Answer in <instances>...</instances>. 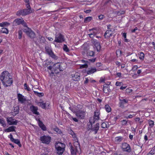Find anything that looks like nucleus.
Returning a JSON list of instances; mask_svg holds the SVG:
<instances>
[{"instance_id":"obj_1","label":"nucleus","mask_w":155,"mask_h":155,"mask_svg":"<svg viewBox=\"0 0 155 155\" xmlns=\"http://www.w3.org/2000/svg\"><path fill=\"white\" fill-rule=\"evenodd\" d=\"M0 79L5 87L10 86L13 83L12 78L9 72L5 71L2 72L0 75Z\"/></svg>"},{"instance_id":"obj_2","label":"nucleus","mask_w":155,"mask_h":155,"mask_svg":"<svg viewBox=\"0 0 155 155\" xmlns=\"http://www.w3.org/2000/svg\"><path fill=\"white\" fill-rule=\"evenodd\" d=\"M22 30L30 38L33 39L35 37V33L31 28H29L27 25V27L23 28Z\"/></svg>"},{"instance_id":"obj_3","label":"nucleus","mask_w":155,"mask_h":155,"mask_svg":"<svg viewBox=\"0 0 155 155\" xmlns=\"http://www.w3.org/2000/svg\"><path fill=\"white\" fill-rule=\"evenodd\" d=\"M45 49L46 53L52 58L55 60H57L58 58V57L52 51L51 46H46Z\"/></svg>"},{"instance_id":"obj_4","label":"nucleus","mask_w":155,"mask_h":155,"mask_svg":"<svg viewBox=\"0 0 155 155\" xmlns=\"http://www.w3.org/2000/svg\"><path fill=\"white\" fill-rule=\"evenodd\" d=\"M32 12L31 9L28 8H25L23 9H20L16 13V15L18 16H25L29 14Z\"/></svg>"},{"instance_id":"obj_5","label":"nucleus","mask_w":155,"mask_h":155,"mask_svg":"<svg viewBox=\"0 0 155 155\" xmlns=\"http://www.w3.org/2000/svg\"><path fill=\"white\" fill-rule=\"evenodd\" d=\"M58 144H59L60 145L55 146V148L57 151V153L58 155H62L65 150V145L60 142H58Z\"/></svg>"},{"instance_id":"obj_6","label":"nucleus","mask_w":155,"mask_h":155,"mask_svg":"<svg viewBox=\"0 0 155 155\" xmlns=\"http://www.w3.org/2000/svg\"><path fill=\"white\" fill-rule=\"evenodd\" d=\"M21 24L25 27H27V24L22 18H16L13 22V25L14 26L18 25Z\"/></svg>"},{"instance_id":"obj_7","label":"nucleus","mask_w":155,"mask_h":155,"mask_svg":"<svg viewBox=\"0 0 155 155\" xmlns=\"http://www.w3.org/2000/svg\"><path fill=\"white\" fill-rule=\"evenodd\" d=\"M75 114L77 118L78 119H84L85 117L86 110L84 109L83 110H77L75 111Z\"/></svg>"},{"instance_id":"obj_8","label":"nucleus","mask_w":155,"mask_h":155,"mask_svg":"<svg viewBox=\"0 0 155 155\" xmlns=\"http://www.w3.org/2000/svg\"><path fill=\"white\" fill-rule=\"evenodd\" d=\"M96 58H92L89 59L88 60H81V61L84 64H81L80 65V68L81 69L83 68H87L88 67V65L90 64V62H94L96 60Z\"/></svg>"},{"instance_id":"obj_9","label":"nucleus","mask_w":155,"mask_h":155,"mask_svg":"<svg viewBox=\"0 0 155 155\" xmlns=\"http://www.w3.org/2000/svg\"><path fill=\"white\" fill-rule=\"evenodd\" d=\"M64 36L61 33H59L55 35V40L54 42H56L58 43H61L65 41Z\"/></svg>"},{"instance_id":"obj_10","label":"nucleus","mask_w":155,"mask_h":155,"mask_svg":"<svg viewBox=\"0 0 155 155\" xmlns=\"http://www.w3.org/2000/svg\"><path fill=\"white\" fill-rule=\"evenodd\" d=\"M100 127V124L98 123H97L94 125H91L90 127H88V130H91L92 131H94V134H97L98 131L99 130Z\"/></svg>"},{"instance_id":"obj_11","label":"nucleus","mask_w":155,"mask_h":155,"mask_svg":"<svg viewBox=\"0 0 155 155\" xmlns=\"http://www.w3.org/2000/svg\"><path fill=\"white\" fill-rule=\"evenodd\" d=\"M51 139V138L50 137L46 135L41 136L40 138V140L42 143L46 144H48L49 143Z\"/></svg>"},{"instance_id":"obj_12","label":"nucleus","mask_w":155,"mask_h":155,"mask_svg":"<svg viewBox=\"0 0 155 155\" xmlns=\"http://www.w3.org/2000/svg\"><path fill=\"white\" fill-rule=\"evenodd\" d=\"M122 145V148L123 151L128 153H130L131 151V149L130 146L127 143L125 142L123 143Z\"/></svg>"},{"instance_id":"obj_13","label":"nucleus","mask_w":155,"mask_h":155,"mask_svg":"<svg viewBox=\"0 0 155 155\" xmlns=\"http://www.w3.org/2000/svg\"><path fill=\"white\" fill-rule=\"evenodd\" d=\"M119 107L122 108H124L125 106L127 104L128 101L127 99H123L122 97L121 98L120 97L119 98Z\"/></svg>"},{"instance_id":"obj_14","label":"nucleus","mask_w":155,"mask_h":155,"mask_svg":"<svg viewBox=\"0 0 155 155\" xmlns=\"http://www.w3.org/2000/svg\"><path fill=\"white\" fill-rule=\"evenodd\" d=\"M7 123L10 125H16L18 121L14 119H13L12 117H8L7 118Z\"/></svg>"},{"instance_id":"obj_15","label":"nucleus","mask_w":155,"mask_h":155,"mask_svg":"<svg viewBox=\"0 0 155 155\" xmlns=\"http://www.w3.org/2000/svg\"><path fill=\"white\" fill-rule=\"evenodd\" d=\"M60 64H62V63L58 62L53 64V70L56 74H58L59 72L58 70H59V67L60 66Z\"/></svg>"},{"instance_id":"obj_16","label":"nucleus","mask_w":155,"mask_h":155,"mask_svg":"<svg viewBox=\"0 0 155 155\" xmlns=\"http://www.w3.org/2000/svg\"><path fill=\"white\" fill-rule=\"evenodd\" d=\"M102 69L101 68H99L98 69H97L95 68H88V70L87 71L86 73L87 74H93L96 72L97 70H102Z\"/></svg>"},{"instance_id":"obj_17","label":"nucleus","mask_w":155,"mask_h":155,"mask_svg":"<svg viewBox=\"0 0 155 155\" xmlns=\"http://www.w3.org/2000/svg\"><path fill=\"white\" fill-rule=\"evenodd\" d=\"M93 44L94 46V48L96 49L97 52H99L101 48L100 43L97 40H94L93 41Z\"/></svg>"},{"instance_id":"obj_18","label":"nucleus","mask_w":155,"mask_h":155,"mask_svg":"<svg viewBox=\"0 0 155 155\" xmlns=\"http://www.w3.org/2000/svg\"><path fill=\"white\" fill-rule=\"evenodd\" d=\"M30 109L34 114L37 115H39L40 114L39 112L37 111L38 110V108L37 107L32 105L30 107Z\"/></svg>"},{"instance_id":"obj_19","label":"nucleus","mask_w":155,"mask_h":155,"mask_svg":"<svg viewBox=\"0 0 155 155\" xmlns=\"http://www.w3.org/2000/svg\"><path fill=\"white\" fill-rule=\"evenodd\" d=\"M18 101L21 103H23L26 101V99L24 96L19 93L17 94Z\"/></svg>"},{"instance_id":"obj_20","label":"nucleus","mask_w":155,"mask_h":155,"mask_svg":"<svg viewBox=\"0 0 155 155\" xmlns=\"http://www.w3.org/2000/svg\"><path fill=\"white\" fill-rule=\"evenodd\" d=\"M73 80L75 81H78L80 79V74L78 73H75V74H72L71 75Z\"/></svg>"},{"instance_id":"obj_21","label":"nucleus","mask_w":155,"mask_h":155,"mask_svg":"<svg viewBox=\"0 0 155 155\" xmlns=\"http://www.w3.org/2000/svg\"><path fill=\"white\" fill-rule=\"evenodd\" d=\"M38 123L39 126L42 130L44 131L46 130V128L45 126L43 124L41 121L39 119L38 120Z\"/></svg>"},{"instance_id":"obj_22","label":"nucleus","mask_w":155,"mask_h":155,"mask_svg":"<svg viewBox=\"0 0 155 155\" xmlns=\"http://www.w3.org/2000/svg\"><path fill=\"white\" fill-rule=\"evenodd\" d=\"M69 145L70 147V150L71 153L72 155H76V148L74 147L71 144V143H69Z\"/></svg>"},{"instance_id":"obj_23","label":"nucleus","mask_w":155,"mask_h":155,"mask_svg":"<svg viewBox=\"0 0 155 155\" xmlns=\"http://www.w3.org/2000/svg\"><path fill=\"white\" fill-rule=\"evenodd\" d=\"M15 128L16 127H15L14 126H12L5 129V132H9L12 131L15 132Z\"/></svg>"},{"instance_id":"obj_24","label":"nucleus","mask_w":155,"mask_h":155,"mask_svg":"<svg viewBox=\"0 0 155 155\" xmlns=\"http://www.w3.org/2000/svg\"><path fill=\"white\" fill-rule=\"evenodd\" d=\"M123 137L121 136L117 137L114 139L115 142L117 143H119L123 139Z\"/></svg>"},{"instance_id":"obj_25","label":"nucleus","mask_w":155,"mask_h":155,"mask_svg":"<svg viewBox=\"0 0 155 155\" xmlns=\"http://www.w3.org/2000/svg\"><path fill=\"white\" fill-rule=\"evenodd\" d=\"M37 104L38 106L41 107L43 109H45L46 108V103H44L43 101L38 102H37Z\"/></svg>"},{"instance_id":"obj_26","label":"nucleus","mask_w":155,"mask_h":155,"mask_svg":"<svg viewBox=\"0 0 155 155\" xmlns=\"http://www.w3.org/2000/svg\"><path fill=\"white\" fill-rule=\"evenodd\" d=\"M19 110V107L18 106H16V107H14V111L12 113V115L13 116H15L16 115L18 114Z\"/></svg>"},{"instance_id":"obj_27","label":"nucleus","mask_w":155,"mask_h":155,"mask_svg":"<svg viewBox=\"0 0 155 155\" xmlns=\"http://www.w3.org/2000/svg\"><path fill=\"white\" fill-rule=\"evenodd\" d=\"M99 112L98 110H97L94 112V118L95 119V120H98L99 119Z\"/></svg>"},{"instance_id":"obj_28","label":"nucleus","mask_w":155,"mask_h":155,"mask_svg":"<svg viewBox=\"0 0 155 155\" xmlns=\"http://www.w3.org/2000/svg\"><path fill=\"white\" fill-rule=\"evenodd\" d=\"M95 119L93 118H90L89 120V122L87 123V126L88 127L91 126V125H93V124L95 123Z\"/></svg>"},{"instance_id":"obj_29","label":"nucleus","mask_w":155,"mask_h":155,"mask_svg":"<svg viewBox=\"0 0 155 155\" xmlns=\"http://www.w3.org/2000/svg\"><path fill=\"white\" fill-rule=\"evenodd\" d=\"M120 122L121 123V125L122 126H125L127 124V123L130 124L131 122L130 121L126 119L123 120H121Z\"/></svg>"},{"instance_id":"obj_30","label":"nucleus","mask_w":155,"mask_h":155,"mask_svg":"<svg viewBox=\"0 0 155 155\" xmlns=\"http://www.w3.org/2000/svg\"><path fill=\"white\" fill-rule=\"evenodd\" d=\"M1 33H5L7 34L8 33V29L5 28H3L1 29L0 31Z\"/></svg>"},{"instance_id":"obj_31","label":"nucleus","mask_w":155,"mask_h":155,"mask_svg":"<svg viewBox=\"0 0 155 155\" xmlns=\"http://www.w3.org/2000/svg\"><path fill=\"white\" fill-rule=\"evenodd\" d=\"M12 142H13L15 144H17L19 147H21V144L19 140L18 139H14L13 141Z\"/></svg>"},{"instance_id":"obj_32","label":"nucleus","mask_w":155,"mask_h":155,"mask_svg":"<svg viewBox=\"0 0 155 155\" xmlns=\"http://www.w3.org/2000/svg\"><path fill=\"white\" fill-rule=\"evenodd\" d=\"M34 92L36 95L39 97H41L44 95V94L43 93H39L35 91H34Z\"/></svg>"},{"instance_id":"obj_33","label":"nucleus","mask_w":155,"mask_h":155,"mask_svg":"<svg viewBox=\"0 0 155 155\" xmlns=\"http://www.w3.org/2000/svg\"><path fill=\"white\" fill-rule=\"evenodd\" d=\"M25 2L26 3V6L27 8H28L31 9V8L30 5V2L29 0H24Z\"/></svg>"},{"instance_id":"obj_34","label":"nucleus","mask_w":155,"mask_h":155,"mask_svg":"<svg viewBox=\"0 0 155 155\" xmlns=\"http://www.w3.org/2000/svg\"><path fill=\"white\" fill-rule=\"evenodd\" d=\"M92 19V18L91 17H87L84 19V21L85 23H87L89 22Z\"/></svg>"},{"instance_id":"obj_35","label":"nucleus","mask_w":155,"mask_h":155,"mask_svg":"<svg viewBox=\"0 0 155 155\" xmlns=\"http://www.w3.org/2000/svg\"><path fill=\"white\" fill-rule=\"evenodd\" d=\"M54 130L59 134H62L61 130L57 127H56L55 128H54Z\"/></svg>"},{"instance_id":"obj_36","label":"nucleus","mask_w":155,"mask_h":155,"mask_svg":"<svg viewBox=\"0 0 155 155\" xmlns=\"http://www.w3.org/2000/svg\"><path fill=\"white\" fill-rule=\"evenodd\" d=\"M87 54L88 56H93L94 55V52L92 51H89L87 52Z\"/></svg>"},{"instance_id":"obj_37","label":"nucleus","mask_w":155,"mask_h":155,"mask_svg":"<svg viewBox=\"0 0 155 155\" xmlns=\"http://www.w3.org/2000/svg\"><path fill=\"white\" fill-rule=\"evenodd\" d=\"M10 25V24L7 22H3L0 23V26L2 27H6Z\"/></svg>"},{"instance_id":"obj_38","label":"nucleus","mask_w":155,"mask_h":155,"mask_svg":"<svg viewBox=\"0 0 155 155\" xmlns=\"http://www.w3.org/2000/svg\"><path fill=\"white\" fill-rule=\"evenodd\" d=\"M105 108L107 112H110L111 111V108L108 105H106L105 106Z\"/></svg>"},{"instance_id":"obj_39","label":"nucleus","mask_w":155,"mask_h":155,"mask_svg":"<svg viewBox=\"0 0 155 155\" xmlns=\"http://www.w3.org/2000/svg\"><path fill=\"white\" fill-rule=\"evenodd\" d=\"M119 117H118L116 116V117H110L109 118V120H112L114 121V122H112V123H114L116 122V121L118 119Z\"/></svg>"},{"instance_id":"obj_40","label":"nucleus","mask_w":155,"mask_h":155,"mask_svg":"<svg viewBox=\"0 0 155 155\" xmlns=\"http://www.w3.org/2000/svg\"><path fill=\"white\" fill-rule=\"evenodd\" d=\"M110 89L108 87H104L103 88V91L104 93H107L110 91Z\"/></svg>"},{"instance_id":"obj_41","label":"nucleus","mask_w":155,"mask_h":155,"mask_svg":"<svg viewBox=\"0 0 155 155\" xmlns=\"http://www.w3.org/2000/svg\"><path fill=\"white\" fill-rule=\"evenodd\" d=\"M139 55V58L140 60H143L144 59V54L143 52H140Z\"/></svg>"},{"instance_id":"obj_42","label":"nucleus","mask_w":155,"mask_h":155,"mask_svg":"<svg viewBox=\"0 0 155 155\" xmlns=\"http://www.w3.org/2000/svg\"><path fill=\"white\" fill-rule=\"evenodd\" d=\"M63 50L66 52H68L69 51L67 46L66 45H64L63 47Z\"/></svg>"},{"instance_id":"obj_43","label":"nucleus","mask_w":155,"mask_h":155,"mask_svg":"<svg viewBox=\"0 0 155 155\" xmlns=\"http://www.w3.org/2000/svg\"><path fill=\"white\" fill-rule=\"evenodd\" d=\"M0 124H2L3 127H5L6 126L5 122L3 119H0Z\"/></svg>"},{"instance_id":"obj_44","label":"nucleus","mask_w":155,"mask_h":155,"mask_svg":"<svg viewBox=\"0 0 155 155\" xmlns=\"http://www.w3.org/2000/svg\"><path fill=\"white\" fill-rule=\"evenodd\" d=\"M123 36L124 38V41L126 42H127L129 41L126 38V33H123Z\"/></svg>"},{"instance_id":"obj_45","label":"nucleus","mask_w":155,"mask_h":155,"mask_svg":"<svg viewBox=\"0 0 155 155\" xmlns=\"http://www.w3.org/2000/svg\"><path fill=\"white\" fill-rule=\"evenodd\" d=\"M22 31L21 30H19L18 31V38L19 39H21L22 37Z\"/></svg>"},{"instance_id":"obj_46","label":"nucleus","mask_w":155,"mask_h":155,"mask_svg":"<svg viewBox=\"0 0 155 155\" xmlns=\"http://www.w3.org/2000/svg\"><path fill=\"white\" fill-rule=\"evenodd\" d=\"M111 31V30H108L106 31V32L104 33V36L105 38H107V36L106 35H109V34L110 33V32Z\"/></svg>"},{"instance_id":"obj_47","label":"nucleus","mask_w":155,"mask_h":155,"mask_svg":"<svg viewBox=\"0 0 155 155\" xmlns=\"http://www.w3.org/2000/svg\"><path fill=\"white\" fill-rule=\"evenodd\" d=\"M149 126L151 127H153L154 125V122L153 121L150 120H149Z\"/></svg>"},{"instance_id":"obj_48","label":"nucleus","mask_w":155,"mask_h":155,"mask_svg":"<svg viewBox=\"0 0 155 155\" xmlns=\"http://www.w3.org/2000/svg\"><path fill=\"white\" fill-rule=\"evenodd\" d=\"M125 13V12L124 11H118L117 12V14L118 16L120 15H121L124 14Z\"/></svg>"},{"instance_id":"obj_49","label":"nucleus","mask_w":155,"mask_h":155,"mask_svg":"<svg viewBox=\"0 0 155 155\" xmlns=\"http://www.w3.org/2000/svg\"><path fill=\"white\" fill-rule=\"evenodd\" d=\"M24 86L25 87V90H26L29 91L31 90V89L27 85V84L26 83H25L24 84Z\"/></svg>"},{"instance_id":"obj_50","label":"nucleus","mask_w":155,"mask_h":155,"mask_svg":"<svg viewBox=\"0 0 155 155\" xmlns=\"http://www.w3.org/2000/svg\"><path fill=\"white\" fill-rule=\"evenodd\" d=\"M69 133L72 135L73 137H75L76 136L75 134L74 133L72 130H71L70 131H69Z\"/></svg>"},{"instance_id":"obj_51","label":"nucleus","mask_w":155,"mask_h":155,"mask_svg":"<svg viewBox=\"0 0 155 155\" xmlns=\"http://www.w3.org/2000/svg\"><path fill=\"white\" fill-rule=\"evenodd\" d=\"M105 17V16L103 15H100L98 16V18L100 20H102Z\"/></svg>"},{"instance_id":"obj_52","label":"nucleus","mask_w":155,"mask_h":155,"mask_svg":"<svg viewBox=\"0 0 155 155\" xmlns=\"http://www.w3.org/2000/svg\"><path fill=\"white\" fill-rule=\"evenodd\" d=\"M101 127H102L103 128H105L107 127V125L105 123H102L101 124Z\"/></svg>"},{"instance_id":"obj_53","label":"nucleus","mask_w":155,"mask_h":155,"mask_svg":"<svg viewBox=\"0 0 155 155\" xmlns=\"http://www.w3.org/2000/svg\"><path fill=\"white\" fill-rule=\"evenodd\" d=\"M39 38L40 39V41L41 40L42 41V42H43L45 40L44 37H43L41 35L39 36Z\"/></svg>"},{"instance_id":"obj_54","label":"nucleus","mask_w":155,"mask_h":155,"mask_svg":"<svg viewBox=\"0 0 155 155\" xmlns=\"http://www.w3.org/2000/svg\"><path fill=\"white\" fill-rule=\"evenodd\" d=\"M102 64L99 62L96 63V66L97 68H99L100 67L102 66Z\"/></svg>"},{"instance_id":"obj_55","label":"nucleus","mask_w":155,"mask_h":155,"mask_svg":"<svg viewBox=\"0 0 155 155\" xmlns=\"http://www.w3.org/2000/svg\"><path fill=\"white\" fill-rule=\"evenodd\" d=\"M8 137L10 138V140L12 141H13V140L14 139L12 135L11 134H10L9 136Z\"/></svg>"},{"instance_id":"obj_56","label":"nucleus","mask_w":155,"mask_h":155,"mask_svg":"<svg viewBox=\"0 0 155 155\" xmlns=\"http://www.w3.org/2000/svg\"><path fill=\"white\" fill-rule=\"evenodd\" d=\"M72 119V120L75 122H78V120L76 118H74L73 117H71V119Z\"/></svg>"},{"instance_id":"obj_57","label":"nucleus","mask_w":155,"mask_h":155,"mask_svg":"<svg viewBox=\"0 0 155 155\" xmlns=\"http://www.w3.org/2000/svg\"><path fill=\"white\" fill-rule=\"evenodd\" d=\"M62 64H60L59 68V71H64V68L62 67Z\"/></svg>"},{"instance_id":"obj_58","label":"nucleus","mask_w":155,"mask_h":155,"mask_svg":"<svg viewBox=\"0 0 155 155\" xmlns=\"http://www.w3.org/2000/svg\"><path fill=\"white\" fill-rule=\"evenodd\" d=\"M88 35L89 37L91 38H93L95 36V35L93 34L92 33L89 34Z\"/></svg>"},{"instance_id":"obj_59","label":"nucleus","mask_w":155,"mask_h":155,"mask_svg":"<svg viewBox=\"0 0 155 155\" xmlns=\"http://www.w3.org/2000/svg\"><path fill=\"white\" fill-rule=\"evenodd\" d=\"M133 117V116L132 115H130L128 116H126L125 117V118H126V119H128V118H132Z\"/></svg>"},{"instance_id":"obj_60","label":"nucleus","mask_w":155,"mask_h":155,"mask_svg":"<svg viewBox=\"0 0 155 155\" xmlns=\"http://www.w3.org/2000/svg\"><path fill=\"white\" fill-rule=\"evenodd\" d=\"M121 82H119L118 81H117L115 85L117 86H120L121 85Z\"/></svg>"},{"instance_id":"obj_61","label":"nucleus","mask_w":155,"mask_h":155,"mask_svg":"<svg viewBox=\"0 0 155 155\" xmlns=\"http://www.w3.org/2000/svg\"><path fill=\"white\" fill-rule=\"evenodd\" d=\"M66 112V114L68 115V116L69 117V118L71 119V117H72L66 111H65Z\"/></svg>"},{"instance_id":"obj_62","label":"nucleus","mask_w":155,"mask_h":155,"mask_svg":"<svg viewBox=\"0 0 155 155\" xmlns=\"http://www.w3.org/2000/svg\"><path fill=\"white\" fill-rule=\"evenodd\" d=\"M138 29V28L137 27H136L134 29L131 30V32L132 33L135 32L136 30H137Z\"/></svg>"},{"instance_id":"obj_63","label":"nucleus","mask_w":155,"mask_h":155,"mask_svg":"<svg viewBox=\"0 0 155 155\" xmlns=\"http://www.w3.org/2000/svg\"><path fill=\"white\" fill-rule=\"evenodd\" d=\"M115 63L118 66H120L121 65V63L118 61H116Z\"/></svg>"},{"instance_id":"obj_64","label":"nucleus","mask_w":155,"mask_h":155,"mask_svg":"<svg viewBox=\"0 0 155 155\" xmlns=\"http://www.w3.org/2000/svg\"><path fill=\"white\" fill-rule=\"evenodd\" d=\"M84 12L86 13H90L91 12V10H87L86 11H84Z\"/></svg>"}]
</instances>
